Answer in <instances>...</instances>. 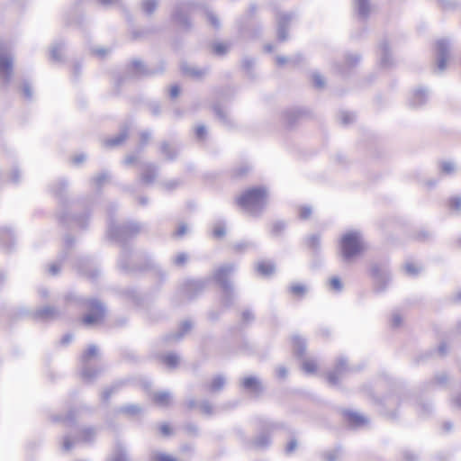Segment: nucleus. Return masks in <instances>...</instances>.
<instances>
[{
	"instance_id": "bb28decb",
	"label": "nucleus",
	"mask_w": 461,
	"mask_h": 461,
	"mask_svg": "<svg viewBox=\"0 0 461 461\" xmlns=\"http://www.w3.org/2000/svg\"><path fill=\"white\" fill-rule=\"evenodd\" d=\"M380 66L384 68H389L393 66L389 41L386 39L381 40L379 43Z\"/></svg>"
},
{
	"instance_id": "c85d7f7f",
	"label": "nucleus",
	"mask_w": 461,
	"mask_h": 461,
	"mask_svg": "<svg viewBox=\"0 0 461 461\" xmlns=\"http://www.w3.org/2000/svg\"><path fill=\"white\" fill-rule=\"evenodd\" d=\"M89 261V258H78L77 259L76 267L79 273L95 281L99 277L100 271L96 267H88L87 264Z\"/></svg>"
},
{
	"instance_id": "9d476101",
	"label": "nucleus",
	"mask_w": 461,
	"mask_h": 461,
	"mask_svg": "<svg viewBox=\"0 0 461 461\" xmlns=\"http://www.w3.org/2000/svg\"><path fill=\"white\" fill-rule=\"evenodd\" d=\"M209 279H189L181 286V293L188 300H195L206 289Z\"/></svg>"
},
{
	"instance_id": "bf43d9fd",
	"label": "nucleus",
	"mask_w": 461,
	"mask_h": 461,
	"mask_svg": "<svg viewBox=\"0 0 461 461\" xmlns=\"http://www.w3.org/2000/svg\"><path fill=\"white\" fill-rule=\"evenodd\" d=\"M433 233L426 229H421L414 234V240L419 242H429L432 240Z\"/></svg>"
},
{
	"instance_id": "c9c22d12",
	"label": "nucleus",
	"mask_w": 461,
	"mask_h": 461,
	"mask_svg": "<svg viewBox=\"0 0 461 461\" xmlns=\"http://www.w3.org/2000/svg\"><path fill=\"white\" fill-rule=\"evenodd\" d=\"M129 136V128L126 126H123L121 129V131L117 133L116 136L104 140V146L108 149H113L117 146H120L124 142Z\"/></svg>"
},
{
	"instance_id": "e433bc0d",
	"label": "nucleus",
	"mask_w": 461,
	"mask_h": 461,
	"mask_svg": "<svg viewBox=\"0 0 461 461\" xmlns=\"http://www.w3.org/2000/svg\"><path fill=\"white\" fill-rule=\"evenodd\" d=\"M103 372V367L83 366V368H81V376H83L86 383H93Z\"/></svg>"
},
{
	"instance_id": "4d7b16f0",
	"label": "nucleus",
	"mask_w": 461,
	"mask_h": 461,
	"mask_svg": "<svg viewBox=\"0 0 461 461\" xmlns=\"http://www.w3.org/2000/svg\"><path fill=\"white\" fill-rule=\"evenodd\" d=\"M255 66V59L249 56H245L242 60V68L246 74L250 77H253V68Z\"/></svg>"
},
{
	"instance_id": "b1692460",
	"label": "nucleus",
	"mask_w": 461,
	"mask_h": 461,
	"mask_svg": "<svg viewBox=\"0 0 461 461\" xmlns=\"http://www.w3.org/2000/svg\"><path fill=\"white\" fill-rule=\"evenodd\" d=\"M240 385L245 392H249L255 395H260L264 392L262 382L256 375L243 377Z\"/></svg>"
},
{
	"instance_id": "680f3d73",
	"label": "nucleus",
	"mask_w": 461,
	"mask_h": 461,
	"mask_svg": "<svg viewBox=\"0 0 461 461\" xmlns=\"http://www.w3.org/2000/svg\"><path fill=\"white\" fill-rule=\"evenodd\" d=\"M356 115L354 113L342 111L339 114V122L342 125H349L354 122Z\"/></svg>"
},
{
	"instance_id": "f3484780",
	"label": "nucleus",
	"mask_w": 461,
	"mask_h": 461,
	"mask_svg": "<svg viewBox=\"0 0 461 461\" xmlns=\"http://www.w3.org/2000/svg\"><path fill=\"white\" fill-rule=\"evenodd\" d=\"M159 153L164 160L168 162L176 161L179 156L181 145L177 142L161 140L159 143Z\"/></svg>"
},
{
	"instance_id": "f704fd0d",
	"label": "nucleus",
	"mask_w": 461,
	"mask_h": 461,
	"mask_svg": "<svg viewBox=\"0 0 461 461\" xmlns=\"http://www.w3.org/2000/svg\"><path fill=\"white\" fill-rule=\"evenodd\" d=\"M181 71L182 74L197 80L207 74V68H200L196 66L188 65L187 63L181 65Z\"/></svg>"
},
{
	"instance_id": "dca6fc26",
	"label": "nucleus",
	"mask_w": 461,
	"mask_h": 461,
	"mask_svg": "<svg viewBox=\"0 0 461 461\" xmlns=\"http://www.w3.org/2000/svg\"><path fill=\"white\" fill-rule=\"evenodd\" d=\"M362 55L358 52L348 51L344 56V63L337 65L339 74L348 77L355 67L361 63Z\"/></svg>"
},
{
	"instance_id": "774afa93",
	"label": "nucleus",
	"mask_w": 461,
	"mask_h": 461,
	"mask_svg": "<svg viewBox=\"0 0 461 461\" xmlns=\"http://www.w3.org/2000/svg\"><path fill=\"white\" fill-rule=\"evenodd\" d=\"M140 147H139V149H137V152H140L144 149L146 144L149 143V141L151 139V131H140Z\"/></svg>"
},
{
	"instance_id": "0e129e2a",
	"label": "nucleus",
	"mask_w": 461,
	"mask_h": 461,
	"mask_svg": "<svg viewBox=\"0 0 461 461\" xmlns=\"http://www.w3.org/2000/svg\"><path fill=\"white\" fill-rule=\"evenodd\" d=\"M229 45L223 42H214L212 44V51L218 57L226 55L229 50Z\"/></svg>"
},
{
	"instance_id": "cd10ccee",
	"label": "nucleus",
	"mask_w": 461,
	"mask_h": 461,
	"mask_svg": "<svg viewBox=\"0 0 461 461\" xmlns=\"http://www.w3.org/2000/svg\"><path fill=\"white\" fill-rule=\"evenodd\" d=\"M32 316L33 319L41 321H50L58 319L60 316V312L56 307L45 306L35 311Z\"/></svg>"
},
{
	"instance_id": "09e8293b",
	"label": "nucleus",
	"mask_w": 461,
	"mask_h": 461,
	"mask_svg": "<svg viewBox=\"0 0 461 461\" xmlns=\"http://www.w3.org/2000/svg\"><path fill=\"white\" fill-rule=\"evenodd\" d=\"M158 6V0H141L140 2V8L146 15L153 14Z\"/></svg>"
},
{
	"instance_id": "4468645a",
	"label": "nucleus",
	"mask_w": 461,
	"mask_h": 461,
	"mask_svg": "<svg viewBox=\"0 0 461 461\" xmlns=\"http://www.w3.org/2000/svg\"><path fill=\"white\" fill-rule=\"evenodd\" d=\"M294 17L293 13L276 12V23H277V40L281 42L288 40L289 26Z\"/></svg>"
},
{
	"instance_id": "4be33fe9",
	"label": "nucleus",
	"mask_w": 461,
	"mask_h": 461,
	"mask_svg": "<svg viewBox=\"0 0 461 461\" xmlns=\"http://www.w3.org/2000/svg\"><path fill=\"white\" fill-rule=\"evenodd\" d=\"M13 76V59L11 57L0 53V78L4 86L10 84Z\"/></svg>"
},
{
	"instance_id": "6e6552de",
	"label": "nucleus",
	"mask_w": 461,
	"mask_h": 461,
	"mask_svg": "<svg viewBox=\"0 0 461 461\" xmlns=\"http://www.w3.org/2000/svg\"><path fill=\"white\" fill-rule=\"evenodd\" d=\"M165 70V64L159 61L155 65H146L140 59H133L126 68V73L133 77H146L162 75Z\"/></svg>"
},
{
	"instance_id": "37998d69",
	"label": "nucleus",
	"mask_w": 461,
	"mask_h": 461,
	"mask_svg": "<svg viewBox=\"0 0 461 461\" xmlns=\"http://www.w3.org/2000/svg\"><path fill=\"white\" fill-rule=\"evenodd\" d=\"M56 422H64L66 425L74 426L77 424L76 411L70 409L66 415H57L52 417Z\"/></svg>"
},
{
	"instance_id": "a19ab883",
	"label": "nucleus",
	"mask_w": 461,
	"mask_h": 461,
	"mask_svg": "<svg viewBox=\"0 0 461 461\" xmlns=\"http://www.w3.org/2000/svg\"><path fill=\"white\" fill-rule=\"evenodd\" d=\"M226 384V378L222 375H218L211 380V383L207 385V389L211 393H217L223 390Z\"/></svg>"
},
{
	"instance_id": "13d9d810",
	"label": "nucleus",
	"mask_w": 461,
	"mask_h": 461,
	"mask_svg": "<svg viewBox=\"0 0 461 461\" xmlns=\"http://www.w3.org/2000/svg\"><path fill=\"white\" fill-rule=\"evenodd\" d=\"M432 404L429 402L420 401L418 402V412L421 417H428L432 412Z\"/></svg>"
},
{
	"instance_id": "864d4df0",
	"label": "nucleus",
	"mask_w": 461,
	"mask_h": 461,
	"mask_svg": "<svg viewBox=\"0 0 461 461\" xmlns=\"http://www.w3.org/2000/svg\"><path fill=\"white\" fill-rule=\"evenodd\" d=\"M286 227L287 224L282 220L274 221L271 225V235L273 237H279L285 231Z\"/></svg>"
},
{
	"instance_id": "7c9ffc66",
	"label": "nucleus",
	"mask_w": 461,
	"mask_h": 461,
	"mask_svg": "<svg viewBox=\"0 0 461 461\" xmlns=\"http://www.w3.org/2000/svg\"><path fill=\"white\" fill-rule=\"evenodd\" d=\"M120 295L131 301L134 306L141 307L143 304V297L139 290L134 287H126L119 291Z\"/></svg>"
},
{
	"instance_id": "f03ea898",
	"label": "nucleus",
	"mask_w": 461,
	"mask_h": 461,
	"mask_svg": "<svg viewBox=\"0 0 461 461\" xmlns=\"http://www.w3.org/2000/svg\"><path fill=\"white\" fill-rule=\"evenodd\" d=\"M68 182L65 178H59L49 186L51 194L59 201V222L68 228L76 225L80 230H86L90 220V203L87 201H70L68 198Z\"/></svg>"
},
{
	"instance_id": "0eeeda50",
	"label": "nucleus",
	"mask_w": 461,
	"mask_h": 461,
	"mask_svg": "<svg viewBox=\"0 0 461 461\" xmlns=\"http://www.w3.org/2000/svg\"><path fill=\"white\" fill-rule=\"evenodd\" d=\"M340 255L344 261L348 262L360 255L364 250L361 232H346L339 240Z\"/></svg>"
},
{
	"instance_id": "58836bf2",
	"label": "nucleus",
	"mask_w": 461,
	"mask_h": 461,
	"mask_svg": "<svg viewBox=\"0 0 461 461\" xmlns=\"http://www.w3.org/2000/svg\"><path fill=\"white\" fill-rule=\"evenodd\" d=\"M448 381V376L446 373H438L435 375L434 378L422 384L421 391L428 392L435 384L446 385Z\"/></svg>"
},
{
	"instance_id": "8fccbe9b",
	"label": "nucleus",
	"mask_w": 461,
	"mask_h": 461,
	"mask_svg": "<svg viewBox=\"0 0 461 461\" xmlns=\"http://www.w3.org/2000/svg\"><path fill=\"white\" fill-rule=\"evenodd\" d=\"M212 235L215 239L220 240L226 235V222L223 220H220L214 223L212 228Z\"/></svg>"
},
{
	"instance_id": "69168bd1",
	"label": "nucleus",
	"mask_w": 461,
	"mask_h": 461,
	"mask_svg": "<svg viewBox=\"0 0 461 461\" xmlns=\"http://www.w3.org/2000/svg\"><path fill=\"white\" fill-rule=\"evenodd\" d=\"M180 185V181L178 179H171L167 181H162L159 183V185L164 191L172 192L176 189Z\"/></svg>"
},
{
	"instance_id": "423d86ee",
	"label": "nucleus",
	"mask_w": 461,
	"mask_h": 461,
	"mask_svg": "<svg viewBox=\"0 0 461 461\" xmlns=\"http://www.w3.org/2000/svg\"><path fill=\"white\" fill-rule=\"evenodd\" d=\"M235 270L236 265L234 263H227L216 269L213 274L214 282L223 292L221 303L225 308H230L234 303L235 292L233 283L229 280V276L233 275Z\"/></svg>"
},
{
	"instance_id": "a18cd8bd",
	"label": "nucleus",
	"mask_w": 461,
	"mask_h": 461,
	"mask_svg": "<svg viewBox=\"0 0 461 461\" xmlns=\"http://www.w3.org/2000/svg\"><path fill=\"white\" fill-rule=\"evenodd\" d=\"M343 456V448L339 446L334 449L326 450L322 453V458L324 461H338Z\"/></svg>"
},
{
	"instance_id": "a211bd4d",
	"label": "nucleus",
	"mask_w": 461,
	"mask_h": 461,
	"mask_svg": "<svg viewBox=\"0 0 461 461\" xmlns=\"http://www.w3.org/2000/svg\"><path fill=\"white\" fill-rule=\"evenodd\" d=\"M159 175V167L152 162L142 164V171L140 174V181L144 185H150L155 183Z\"/></svg>"
},
{
	"instance_id": "c756f323",
	"label": "nucleus",
	"mask_w": 461,
	"mask_h": 461,
	"mask_svg": "<svg viewBox=\"0 0 461 461\" xmlns=\"http://www.w3.org/2000/svg\"><path fill=\"white\" fill-rule=\"evenodd\" d=\"M194 324L189 320L181 321L177 331L165 335L164 341H180L182 338H184L185 335L192 330Z\"/></svg>"
},
{
	"instance_id": "9b49d317",
	"label": "nucleus",
	"mask_w": 461,
	"mask_h": 461,
	"mask_svg": "<svg viewBox=\"0 0 461 461\" xmlns=\"http://www.w3.org/2000/svg\"><path fill=\"white\" fill-rule=\"evenodd\" d=\"M436 69L438 73H442L447 68V60L450 55V41L448 39H440L436 42Z\"/></svg>"
},
{
	"instance_id": "052dcab7",
	"label": "nucleus",
	"mask_w": 461,
	"mask_h": 461,
	"mask_svg": "<svg viewBox=\"0 0 461 461\" xmlns=\"http://www.w3.org/2000/svg\"><path fill=\"white\" fill-rule=\"evenodd\" d=\"M302 369L308 375H313L317 371V364L312 359H304L302 362Z\"/></svg>"
},
{
	"instance_id": "de8ad7c7",
	"label": "nucleus",
	"mask_w": 461,
	"mask_h": 461,
	"mask_svg": "<svg viewBox=\"0 0 461 461\" xmlns=\"http://www.w3.org/2000/svg\"><path fill=\"white\" fill-rule=\"evenodd\" d=\"M153 401L161 407H167L170 401V393L167 391H159L154 393Z\"/></svg>"
},
{
	"instance_id": "5701e85b",
	"label": "nucleus",
	"mask_w": 461,
	"mask_h": 461,
	"mask_svg": "<svg viewBox=\"0 0 461 461\" xmlns=\"http://www.w3.org/2000/svg\"><path fill=\"white\" fill-rule=\"evenodd\" d=\"M211 107H212L214 115L222 126L227 129H233L235 127L234 120L231 115L229 114L228 111L221 105L220 99L214 101Z\"/></svg>"
},
{
	"instance_id": "4c0bfd02",
	"label": "nucleus",
	"mask_w": 461,
	"mask_h": 461,
	"mask_svg": "<svg viewBox=\"0 0 461 461\" xmlns=\"http://www.w3.org/2000/svg\"><path fill=\"white\" fill-rule=\"evenodd\" d=\"M66 48V42L63 40H58L54 42V44L51 45V48L50 50V57L52 61L55 62H61L62 61V56L61 52Z\"/></svg>"
},
{
	"instance_id": "aec40b11",
	"label": "nucleus",
	"mask_w": 461,
	"mask_h": 461,
	"mask_svg": "<svg viewBox=\"0 0 461 461\" xmlns=\"http://www.w3.org/2000/svg\"><path fill=\"white\" fill-rule=\"evenodd\" d=\"M304 243L308 249H310L312 257L314 258L312 267H317L320 265L319 255L321 252V236L318 233L311 234L305 238Z\"/></svg>"
},
{
	"instance_id": "a878e982",
	"label": "nucleus",
	"mask_w": 461,
	"mask_h": 461,
	"mask_svg": "<svg viewBox=\"0 0 461 461\" xmlns=\"http://www.w3.org/2000/svg\"><path fill=\"white\" fill-rule=\"evenodd\" d=\"M342 414L347 425L353 429L361 428L366 425L368 422V420L366 416L351 410H344Z\"/></svg>"
},
{
	"instance_id": "e2e57ef3",
	"label": "nucleus",
	"mask_w": 461,
	"mask_h": 461,
	"mask_svg": "<svg viewBox=\"0 0 461 461\" xmlns=\"http://www.w3.org/2000/svg\"><path fill=\"white\" fill-rule=\"evenodd\" d=\"M179 358L176 353H168L162 357V362L170 368L176 367L178 365Z\"/></svg>"
},
{
	"instance_id": "338daca9",
	"label": "nucleus",
	"mask_w": 461,
	"mask_h": 461,
	"mask_svg": "<svg viewBox=\"0 0 461 461\" xmlns=\"http://www.w3.org/2000/svg\"><path fill=\"white\" fill-rule=\"evenodd\" d=\"M312 83H313L314 87L317 89H323L326 85L324 77L319 73L312 74Z\"/></svg>"
},
{
	"instance_id": "2f4dec72",
	"label": "nucleus",
	"mask_w": 461,
	"mask_h": 461,
	"mask_svg": "<svg viewBox=\"0 0 461 461\" xmlns=\"http://www.w3.org/2000/svg\"><path fill=\"white\" fill-rule=\"evenodd\" d=\"M357 15L362 22H366L371 14L370 0H354Z\"/></svg>"
},
{
	"instance_id": "2eb2a0df",
	"label": "nucleus",
	"mask_w": 461,
	"mask_h": 461,
	"mask_svg": "<svg viewBox=\"0 0 461 461\" xmlns=\"http://www.w3.org/2000/svg\"><path fill=\"white\" fill-rule=\"evenodd\" d=\"M354 367L348 366L347 358L344 357H339L333 370L327 374V381L330 385H338L339 383L340 376H342L348 371H355Z\"/></svg>"
},
{
	"instance_id": "72a5a7b5",
	"label": "nucleus",
	"mask_w": 461,
	"mask_h": 461,
	"mask_svg": "<svg viewBox=\"0 0 461 461\" xmlns=\"http://www.w3.org/2000/svg\"><path fill=\"white\" fill-rule=\"evenodd\" d=\"M292 344L294 355L296 356V357H298L299 359L303 358L305 357L307 350L306 339L301 337L300 335H293Z\"/></svg>"
},
{
	"instance_id": "393cba45",
	"label": "nucleus",
	"mask_w": 461,
	"mask_h": 461,
	"mask_svg": "<svg viewBox=\"0 0 461 461\" xmlns=\"http://www.w3.org/2000/svg\"><path fill=\"white\" fill-rule=\"evenodd\" d=\"M429 100V90L420 86L419 88L413 90L410 98H409V106L413 109H418L422 107L424 104L428 103Z\"/></svg>"
},
{
	"instance_id": "7ed1b4c3",
	"label": "nucleus",
	"mask_w": 461,
	"mask_h": 461,
	"mask_svg": "<svg viewBox=\"0 0 461 461\" xmlns=\"http://www.w3.org/2000/svg\"><path fill=\"white\" fill-rule=\"evenodd\" d=\"M202 9L205 11L209 23L215 29H219L221 26L218 16L210 11L204 3L196 0H179L176 2L175 8L171 14L173 23L180 26L182 30L186 32L191 30L192 23L189 19V12L194 9Z\"/></svg>"
},
{
	"instance_id": "f8f14e48",
	"label": "nucleus",
	"mask_w": 461,
	"mask_h": 461,
	"mask_svg": "<svg viewBox=\"0 0 461 461\" xmlns=\"http://www.w3.org/2000/svg\"><path fill=\"white\" fill-rule=\"evenodd\" d=\"M281 423L270 422L266 425V430L256 436L251 442L252 447L258 450H265L271 445L270 432L282 428Z\"/></svg>"
},
{
	"instance_id": "1a4fd4ad",
	"label": "nucleus",
	"mask_w": 461,
	"mask_h": 461,
	"mask_svg": "<svg viewBox=\"0 0 461 461\" xmlns=\"http://www.w3.org/2000/svg\"><path fill=\"white\" fill-rule=\"evenodd\" d=\"M371 275L374 278L375 293H383L387 288L391 282V272L387 266L375 264L371 267Z\"/></svg>"
},
{
	"instance_id": "20e7f679",
	"label": "nucleus",
	"mask_w": 461,
	"mask_h": 461,
	"mask_svg": "<svg viewBox=\"0 0 461 461\" xmlns=\"http://www.w3.org/2000/svg\"><path fill=\"white\" fill-rule=\"evenodd\" d=\"M65 299L68 303H75L78 307L87 308L88 312L83 317L84 325H96L104 320L106 308L102 301L86 298L76 292L68 293Z\"/></svg>"
},
{
	"instance_id": "39448f33",
	"label": "nucleus",
	"mask_w": 461,
	"mask_h": 461,
	"mask_svg": "<svg viewBox=\"0 0 461 461\" xmlns=\"http://www.w3.org/2000/svg\"><path fill=\"white\" fill-rule=\"evenodd\" d=\"M267 190L264 186H253L236 198L239 207L253 216H259L266 207Z\"/></svg>"
},
{
	"instance_id": "c03bdc74",
	"label": "nucleus",
	"mask_w": 461,
	"mask_h": 461,
	"mask_svg": "<svg viewBox=\"0 0 461 461\" xmlns=\"http://www.w3.org/2000/svg\"><path fill=\"white\" fill-rule=\"evenodd\" d=\"M97 357H98V348H97L96 345L92 344V345H89L87 349L84 351L83 355H81L80 362H81V364H83V366H88V362L91 360V358Z\"/></svg>"
},
{
	"instance_id": "6e6d98bb",
	"label": "nucleus",
	"mask_w": 461,
	"mask_h": 461,
	"mask_svg": "<svg viewBox=\"0 0 461 461\" xmlns=\"http://www.w3.org/2000/svg\"><path fill=\"white\" fill-rule=\"evenodd\" d=\"M255 321V315L250 308H246L241 312V327H245L247 325H251Z\"/></svg>"
},
{
	"instance_id": "49530a36",
	"label": "nucleus",
	"mask_w": 461,
	"mask_h": 461,
	"mask_svg": "<svg viewBox=\"0 0 461 461\" xmlns=\"http://www.w3.org/2000/svg\"><path fill=\"white\" fill-rule=\"evenodd\" d=\"M236 253H244L249 250L257 249V243L254 241H237L232 246Z\"/></svg>"
},
{
	"instance_id": "6ab92c4d",
	"label": "nucleus",
	"mask_w": 461,
	"mask_h": 461,
	"mask_svg": "<svg viewBox=\"0 0 461 461\" xmlns=\"http://www.w3.org/2000/svg\"><path fill=\"white\" fill-rule=\"evenodd\" d=\"M15 234L9 226L0 227V249L5 252H11L15 248Z\"/></svg>"
},
{
	"instance_id": "ddd939ff",
	"label": "nucleus",
	"mask_w": 461,
	"mask_h": 461,
	"mask_svg": "<svg viewBox=\"0 0 461 461\" xmlns=\"http://www.w3.org/2000/svg\"><path fill=\"white\" fill-rule=\"evenodd\" d=\"M76 243V240L70 234H67L65 236V249L60 251L58 255V258L55 262H52L49 266V274L51 276H57L60 272L61 265L65 262V260L68 257V250L71 249Z\"/></svg>"
},
{
	"instance_id": "603ef678",
	"label": "nucleus",
	"mask_w": 461,
	"mask_h": 461,
	"mask_svg": "<svg viewBox=\"0 0 461 461\" xmlns=\"http://www.w3.org/2000/svg\"><path fill=\"white\" fill-rule=\"evenodd\" d=\"M288 291L294 295L298 298H302L305 295L307 292V287L304 285L294 283L291 284L288 287Z\"/></svg>"
},
{
	"instance_id": "473e14b6",
	"label": "nucleus",
	"mask_w": 461,
	"mask_h": 461,
	"mask_svg": "<svg viewBox=\"0 0 461 461\" xmlns=\"http://www.w3.org/2000/svg\"><path fill=\"white\" fill-rule=\"evenodd\" d=\"M97 429L95 426H86L79 429L76 442L94 443Z\"/></svg>"
},
{
	"instance_id": "79ce46f5",
	"label": "nucleus",
	"mask_w": 461,
	"mask_h": 461,
	"mask_svg": "<svg viewBox=\"0 0 461 461\" xmlns=\"http://www.w3.org/2000/svg\"><path fill=\"white\" fill-rule=\"evenodd\" d=\"M106 461H131L129 456H127V452L124 447L119 443L116 444L115 449L111 456L107 458Z\"/></svg>"
},
{
	"instance_id": "3c124183",
	"label": "nucleus",
	"mask_w": 461,
	"mask_h": 461,
	"mask_svg": "<svg viewBox=\"0 0 461 461\" xmlns=\"http://www.w3.org/2000/svg\"><path fill=\"white\" fill-rule=\"evenodd\" d=\"M256 270L263 276H269L275 271V265L271 262L261 261L256 265Z\"/></svg>"
},
{
	"instance_id": "412c9836",
	"label": "nucleus",
	"mask_w": 461,
	"mask_h": 461,
	"mask_svg": "<svg viewBox=\"0 0 461 461\" xmlns=\"http://www.w3.org/2000/svg\"><path fill=\"white\" fill-rule=\"evenodd\" d=\"M307 115V111L300 107L288 108L283 112V121L288 128L294 127L298 122Z\"/></svg>"
},
{
	"instance_id": "f257e3e1",
	"label": "nucleus",
	"mask_w": 461,
	"mask_h": 461,
	"mask_svg": "<svg viewBox=\"0 0 461 461\" xmlns=\"http://www.w3.org/2000/svg\"><path fill=\"white\" fill-rule=\"evenodd\" d=\"M117 206L114 203L108 205L107 230L109 240L121 246V253L117 258V267L125 275H135L145 269L143 265L136 263L138 256L133 252L130 240L137 237L141 231V223L130 221L124 223L114 222V212Z\"/></svg>"
},
{
	"instance_id": "ea45409f",
	"label": "nucleus",
	"mask_w": 461,
	"mask_h": 461,
	"mask_svg": "<svg viewBox=\"0 0 461 461\" xmlns=\"http://www.w3.org/2000/svg\"><path fill=\"white\" fill-rule=\"evenodd\" d=\"M141 411V407L138 404H125L122 407H117L115 410L116 413L123 414L129 417H134L140 414Z\"/></svg>"
},
{
	"instance_id": "5fc2aeb1",
	"label": "nucleus",
	"mask_w": 461,
	"mask_h": 461,
	"mask_svg": "<svg viewBox=\"0 0 461 461\" xmlns=\"http://www.w3.org/2000/svg\"><path fill=\"white\" fill-rule=\"evenodd\" d=\"M121 384H114L104 390L101 394V399L103 402H108L113 394L116 393L120 390Z\"/></svg>"
}]
</instances>
